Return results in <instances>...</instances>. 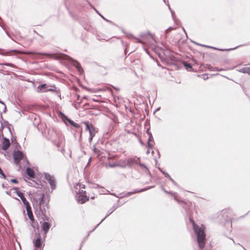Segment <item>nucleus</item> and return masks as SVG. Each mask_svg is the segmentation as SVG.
I'll return each mask as SVG.
<instances>
[{
  "mask_svg": "<svg viewBox=\"0 0 250 250\" xmlns=\"http://www.w3.org/2000/svg\"><path fill=\"white\" fill-rule=\"evenodd\" d=\"M171 195L173 196V198L175 200L177 201L180 204H184L183 208L186 209V210L188 211L189 209V207L191 205V203L189 201H185L183 200H180L179 199V197L176 193H171Z\"/></svg>",
  "mask_w": 250,
  "mask_h": 250,
  "instance_id": "nucleus-7",
  "label": "nucleus"
},
{
  "mask_svg": "<svg viewBox=\"0 0 250 250\" xmlns=\"http://www.w3.org/2000/svg\"><path fill=\"white\" fill-rule=\"evenodd\" d=\"M117 206L116 205H114L112 206V207L109 209L108 211L107 212L106 215L105 216V217L100 222V224H101L107 216H108L109 215H110L114 210H115L117 208Z\"/></svg>",
  "mask_w": 250,
  "mask_h": 250,
  "instance_id": "nucleus-15",
  "label": "nucleus"
},
{
  "mask_svg": "<svg viewBox=\"0 0 250 250\" xmlns=\"http://www.w3.org/2000/svg\"><path fill=\"white\" fill-rule=\"evenodd\" d=\"M6 193H7V194H9V193H8V191H6Z\"/></svg>",
  "mask_w": 250,
  "mask_h": 250,
  "instance_id": "nucleus-58",
  "label": "nucleus"
},
{
  "mask_svg": "<svg viewBox=\"0 0 250 250\" xmlns=\"http://www.w3.org/2000/svg\"><path fill=\"white\" fill-rule=\"evenodd\" d=\"M27 174L31 178H34L35 176V173L33 169L30 167H27L26 169Z\"/></svg>",
  "mask_w": 250,
  "mask_h": 250,
  "instance_id": "nucleus-17",
  "label": "nucleus"
},
{
  "mask_svg": "<svg viewBox=\"0 0 250 250\" xmlns=\"http://www.w3.org/2000/svg\"><path fill=\"white\" fill-rule=\"evenodd\" d=\"M118 167L122 168H125L127 166V163H126V160H120L118 161Z\"/></svg>",
  "mask_w": 250,
  "mask_h": 250,
  "instance_id": "nucleus-16",
  "label": "nucleus"
},
{
  "mask_svg": "<svg viewBox=\"0 0 250 250\" xmlns=\"http://www.w3.org/2000/svg\"><path fill=\"white\" fill-rule=\"evenodd\" d=\"M237 47L234 48H230V49H220V50H222V51H229V50H234L236 48H237Z\"/></svg>",
  "mask_w": 250,
  "mask_h": 250,
  "instance_id": "nucleus-38",
  "label": "nucleus"
},
{
  "mask_svg": "<svg viewBox=\"0 0 250 250\" xmlns=\"http://www.w3.org/2000/svg\"><path fill=\"white\" fill-rule=\"evenodd\" d=\"M35 250H42L41 249H40V250L36 249Z\"/></svg>",
  "mask_w": 250,
  "mask_h": 250,
  "instance_id": "nucleus-60",
  "label": "nucleus"
},
{
  "mask_svg": "<svg viewBox=\"0 0 250 250\" xmlns=\"http://www.w3.org/2000/svg\"><path fill=\"white\" fill-rule=\"evenodd\" d=\"M154 187H155L154 186H149L147 188H142L139 190L134 189L132 191L127 192L126 193H125L124 194V193H121V194H120L119 196H116V197H118V198H123L124 197H128V196H129L132 194H135V193H140V192H142L146 191L148 189H149L150 188H154Z\"/></svg>",
  "mask_w": 250,
  "mask_h": 250,
  "instance_id": "nucleus-4",
  "label": "nucleus"
},
{
  "mask_svg": "<svg viewBox=\"0 0 250 250\" xmlns=\"http://www.w3.org/2000/svg\"><path fill=\"white\" fill-rule=\"evenodd\" d=\"M34 246L36 248H40L42 246L41 238L39 236L34 243Z\"/></svg>",
  "mask_w": 250,
  "mask_h": 250,
  "instance_id": "nucleus-18",
  "label": "nucleus"
},
{
  "mask_svg": "<svg viewBox=\"0 0 250 250\" xmlns=\"http://www.w3.org/2000/svg\"><path fill=\"white\" fill-rule=\"evenodd\" d=\"M139 158L136 157H134L132 158H129L126 160L127 163V166L129 167H131L134 165H137L139 164Z\"/></svg>",
  "mask_w": 250,
  "mask_h": 250,
  "instance_id": "nucleus-10",
  "label": "nucleus"
},
{
  "mask_svg": "<svg viewBox=\"0 0 250 250\" xmlns=\"http://www.w3.org/2000/svg\"><path fill=\"white\" fill-rule=\"evenodd\" d=\"M0 104H3V105H4V106H4V110H5L6 109V105H5V104L3 102L1 101L0 100Z\"/></svg>",
  "mask_w": 250,
  "mask_h": 250,
  "instance_id": "nucleus-42",
  "label": "nucleus"
},
{
  "mask_svg": "<svg viewBox=\"0 0 250 250\" xmlns=\"http://www.w3.org/2000/svg\"><path fill=\"white\" fill-rule=\"evenodd\" d=\"M109 90H110V91H112V90H111V88H109Z\"/></svg>",
  "mask_w": 250,
  "mask_h": 250,
  "instance_id": "nucleus-57",
  "label": "nucleus"
},
{
  "mask_svg": "<svg viewBox=\"0 0 250 250\" xmlns=\"http://www.w3.org/2000/svg\"><path fill=\"white\" fill-rule=\"evenodd\" d=\"M4 187V185L3 184L2 185V187L3 188Z\"/></svg>",
  "mask_w": 250,
  "mask_h": 250,
  "instance_id": "nucleus-59",
  "label": "nucleus"
},
{
  "mask_svg": "<svg viewBox=\"0 0 250 250\" xmlns=\"http://www.w3.org/2000/svg\"><path fill=\"white\" fill-rule=\"evenodd\" d=\"M0 27H2V26H1V25L0 24Z\"/></svg>",
  "mask_w": 250,
  "mask_h": 250,
  "instance_id": "nucleus-61",
  "label": "nucleus"
},
{
  "mask_svg": "<svg viewBox=\"0 0 250 250\" xmlns=\"http://www.w3.org/2000/svg\"><path fill=\"white\" fill-rule=\"evenodd\" d=\"M43 196H42V197H41V203L40 204H42V201L43 200Z\"/></svg>",
  "mask_w": 250,
  "mask_h": 250,
  "instance_id": "nucleus-50",
  "label": "nucleus"
},
{
  "mask_svg": "<svg viewBox=\"0 0 250 250\" xmlns=\"http://www.w3.org/2000/svg\"><path fill=\"white\" fill-rule=\"evenodd\" d=\"M137 165H139L141 168H143L145 170L146 172L149 173L148 169L145 165L141 164L139 162V164H138Z\"/></svg>",
  "mask_w": 250,
  "mask_h": 250,
  "instance_id": "nucleus-25",
  "label": "nucleus"
},
{
  "mask_svg": "<svg viewBox=\"0 0 250 250\" xmlns=\"http://www.w3.org/2000/svg\"><path fill=\"white\" fill-rule=\"evenodd\" d=\"M49 132L51 133L50 139H54L55 138V136L56 135V133L54 132L53 130H49Z\"/></svg>",
  "mask_w": 250,
  "mask_h": 250,
  "instance_id": "nucleus-29",
  "label": "nucleus"
},
{
  "mask_svg": "<svg viewBox=\"0 0 250 250\" xmlns=\"http://www.w3.org/2000/svg\"><path fill=\"white\" fill-rule=\"evenodd\" d=\"M167 5H168V8H169V9L170 10V12H171V13L172 16V17H173V13L172 11L171 10V8H170V7L169 5V4H167Z\"/></svg>",
  "mask_w": 250,
  "mask_h": 250,
  "instance_id": "nucleus-44",
  "label": "nucleus"
},
{
  "mask_svg": "<svg viewBox=\"0 0 250 250\" xmlns=\"http://www.w3.org/2000/svg\"><path fill=\"white\" fill-rule=\"evenodd\" d=\"M10 145V143L9 139H7L5 137H4L3 138V141L2 143V149L3 150H6L9 147Z\"/></svg>",
  "mask_w": 250,
  "mask_h": 250,
  "instance_id": "nucleus-12",
  "label": "nucleus"
},
{
  "mask_svg": "<svg viewBox=\"0 0 250 250\" xmlns=\"http://www.w3.org/2000/svg\"><path fill=\"white\" fill-rule=\"evenodd\" d=\"M189 221L192 224L194 231L197 237L199 247L202 249L204 248L206 242L205 227L203 225L200 226L196 225L194 220L191 218H189Z\"/></svg>",
  "mask_w": 250,
  "mask_h": 250,
  "instance_id": "nucleus-1",
  "label": "nucleus"
},
{
  "mask_svg": "<svg viewBox=\"0 0 250 250\" xmlns=\"http://www.w3.org/2000/svg\"><path fill=\"white\" fill-rule=\"evenodd\" d=\"M162 173L166 177H167V174H168L167 173L165 172L164 171H162Z\"/></svg>",
  "mask_w": 250,
  "mask_h": 250,
  "instance_id": "nucleus-45",
  "label": "nucleus"
},
{
  "mask_svg": "<svg viewBox=\"0 0 250 250\" xmlns=\"http://www.w3.org/2000/svg\"><path fill=\"white\" fill-rule=\"evenodd\" d=\"M62 118L64 120V123L67 124V122H68L70 125H72L74 122L71 119L67 118L64 114L62 113Z\"/></svg>",
  "mask_w": 250,
  "mask_h": 250,
  "instance_id": "nucleus-19",
  "label": "nucleus"
},
{
  "mask_svg": "<svg viewBox=\"0 0 250 250\" xmlns=\"http://www.w3.org/2000/svg\"><path fill=\"white\" fill-rule=\"evenodd\" d=\"M63 151H64V149H62V152H63Z\"/></svg>",
  "mask_w": 250,
  "mask_h": 250,
  "instance_id": "nucleus-56",
  "label": "nucleus"
},
{
  "mask_svg": "<svg viewBox=\"0 0 250 250\" xmlns=\"http://www.w3.org/2000/svg\"><path fill=\"white\" fill-rule=\"evenodd\" d=\"M172 29V27H169V28H168V29H167V30H166V31H165V33H166V37H167V34L168 33V31H169L170 30Z\"/></svg>",
  "mask_w": 250,
  "mask_h": 250,
  "instance_id": "nucleus-36",
  "label": "nucleus"
},
{
  "mask_svg": "<svg viewBox=\"0 0 250 250\" xmlns=\"http://www.w3.org/2000/svg\"><path fill=\"white\" fill-rule=\"evenodd\" d=\"M154 50L156 53H157V52H158V51H160L162 53H163L164 54L165 53H164V49L162 46H159L157 45L155 46ZM158 53L159 54H160V53Z\"/></svg>",
  "mask_w": 250,
  "mask_h": 250,
  "instance_id": "nucleus-22",
  "label": "nucleus"
},
{
  "mask_svg": "<svg viewBox=\"0 0 250 250\" xmlns=\"http://www.w3.org/2000/svg\"><path fill=\"white\" fill-rule=\"evenodd\" d=\"M0 174L1 175V177L5 179H6V176L4 174V172H3L2 170L0 168Z\"/></svg>",
  "mask_w": 250,
  "mask_h": 250,
  "instance_id": "nucleus-30",
  "label": "nucleus"
},
{
  "mask_svg": "<svg viewBox=\"0 0 250 250\" xmlns=\"http://www.w3.org/2000/svg\"><path fill=\"white\" fill-rule=\"evenodd\" d=\"M84 124L86 125V130H88L89 132L90 135L89 142H90L96 134L95 129L93 125L91 124H89L88 122H84Z\"/></svg>",
  "mask_w": 250,
  "mask_h": 250,
  "instance_id": "nucleus-6",
  "label": "nucleus"
},
{
  "mask_svg": "<svg viewBox=\"0 0 250 250\" xmlns=\"http://www.w3.org/2000/svg\"><path fill=\"white\" fill-rule=\"evenodd\" d=\"M74 64L77 68L79 71L81 72L83 71V68L81 67L80 63L79 62L75 61Z\"/></svg>",
  "mask_w": 250,
  "mask_h": 250,
  "instance_id": "nucleus-24",
  "label": "nucleus"
},
{
  "mask_svg": "<svg viewBox=\"0 0 250 250\" xmlns=\"http://www.w3.org/2000/svg\"><path fill=\"white\" fill-rule=\"evenodd\" d=\"M162 189H163V190L165 193H167V194H171V192H168V191H167V190L164 188H163V187H162Z\"/></svg>",
  "mask_w": 250,
  "mask_h": 250,
  "instance_id": "nucleus-40",
  "label": "nucleus"
},
{
  "mask_svg": "<svg viewBox=\"0 0 250 250\" xmlns=\"http://www.w3.org/2000/svg\"><path fill=\"white\" fill-rule=\"evenodd\" d=\"M94 198V197H91V199H93Z\"/></svg>",
  "mask_w": 250,
  "mask_h": 250,
  "instance_id": "nucleus-55",
  "label": "nucleus"
},
{
  "mask_svg": "<svg viewBox=\"0 0 250 250\" xmlns=\"http://www.w3.org/2000/svg\"><path fill=\"white\" fill-rule=\"evenodd\" d=\"M149 153V151L147 150V152H146V153L148 154Z\"/></svg>",
  "mask_w": 250,
  "mask_h": 250,
  "instance_id": "nucleus-53",
  "label": "nucleus"
},
{
  "mask_svg": "<svg viewBox=\"0 0 250 250\" xmlns=\"http://www.w3.org/2000/svg\"><path fill=\"white\" fill-rule=\"evenodd\" d=\"M159 109H160V107L157 108L155 111H158Z\"/></svg>",
  "mask_w": 250,
  "mask_h": 250,
  "instance_id": "nucleus-51",
  "label": "nucleus"
},
{
  "mask_svg": "<svg viewBox=\"0 0 250 250\" xmlns=\"http://www.w3.org/2000/svg\"><path fill=\"white\" fill-rule=\"evenodd\" d=\"M17 51H18L17 50H10L9 51H7V52L2 51V52L0 53V54L2 55H6L9 53L13 52H17Z\"/></svg>",
  "mask_w": 250,
  "mask_h": 250,
  "instance_id": "nucleus-26",
  "label": "nucleus"
},
{
  "mask_svg": "<svg viewBox=\"0 0 250 250\" xmlns=\"http://www.w3.org/2000/svg\"><path fill=\"white\" fill-rule=\"evenodd\" d=\"M164 0V1H165V0Z\"/></svg>",
  "mask_w": 250,
  "mask_h": 250,
  "instance_id": "nucleus-62",
  "label": "nucleus"
},
{
  "mask_svg": "<svg viewBox=\"0 0 250 250\" xmlns=\"http://www.w3.org/2000/svg\"><path fill=\"white\" fill-rule=\"evenodd\" d=\"M37 91L39 93H44L49 91L56 92V94L60 97V89L57 88L55 85H47L46 83H43L38 86Z\"/></svg>",
  "mask_w": 250,
  "mask_h": 250,
  "instance_id": "nucleus-2",
  "label": "nucleus"
},
{
  "mask_svg": "<svg viewBox=\"0 0 250 250\" xmlns=\"http://www.w3.org/2000/svg\"><path fill=\"white\" fill-rule=\"evenodd\" d=\"M11 182L13 183H15V184H17L18 183V181L15 179H11Z\"/></svg>",
  "mask_w": 250,
  "mask_h": 250,
  "instance_id": "nucleus-39",
  "label": "nucleus"
},
{
  "mask_svg": "<svg viewBox=\"0 0 250 250\" xmlns=\"http://www.w3.org/2000/svg\"><path fill=\"white\" fill-rule=\"evenodd\" d=\"M27 54H34V53L31 52H27ZM35 54H39V55H46V56H48L49 57H51V56H53V55L52 54H49V53H35Z\"/></svg>",
  "mask_w": 250,
  "mask_h": 250,
  "instance_id": "nucleus-23",
  "label": "nucleus"
},
{
  "mask_svg": "<svg viewBox=\"0 0 250 250\" xmlns=\"http://www.w3.org/2000/svg\"><path fill=\"white\" fill-rule=\"evenodd\" d=\"M146 35V34H143V33H142V34H140V37H142V38H144V37H145V36Z\"/></svg>",
  "mask_w": 250,
  "mask_h": 250,
  "instance_id": "nucleus-46",
  "label": "nucleus"
},
{
  "mask_svg": "<svg viewBox=\"0 0 250 250\" xmlns=\"http://www.w3.org/2000/svg\"><path fill=\"white\" fill-rule=\"evenodd\" d=\"M16 193L17 195L21 199L22 203H23L25 207L30 205V204L24 197L23 193L21 191L17 190L16 191Z\"/></svg>",
  "mask_w": 250,
  "mask_h": 250,
  "instance_id": "nucleus-11",
  "label": "nucleus"
},
{
  "mask_svg": "<svg viewBox=\"0 0 250 250\" xmlns=\"http://www.w3.org/2000/svg\"><path fill=\"white\" fill-rule=\"evenodd\" d=\"M80 187L81 188H85V186L84 185H80Z\"/></svg>",
  "mask_w": 250,
  "mask_h": 250,
  "instance_id": "nucleus-49",
  "label": "nucleus"
},
{
  "mask_svg": "<svg viewBox=\"0 0 250 250\" xmlns=\"http://www.w3.org/2000/svg\"><path fill=\"white\" fill-rule=\"evenodd\" d=\"M100 224V223H99V224H98V225H97V226H96L94 228V229H93L92 230L90 231L89 232V233H91L92 231H93V230H94V229H95L97 227H98V226ZM88 235H89V233H88Z\"/></svg>",
  "mask_w": 250,
  "mask_h": 250,
  "instance_id": "nucleus-43",
  "label": "nucleus"
},
{
  "mask_svg": "<svg viewBox=\"0 0 250 250\" xmlns=\"http://www.w3.org/2000/svg\"><path fill=\"white\" fill-rule=\"evenodd\" d=\"M167 178H168L169 180L174 184V185H176V182L173 180V179L170 176V175L169 174H167Z\"/></svg>",
  "mask_w": 250,
  "mask_h": 250,
  "instance_id": "nucleus-28",
  "label": "nucleus"
},
{
  "mask_svg": "<svg viewBox=\"0 0 250 250\" xmlns=\"http://www.w3.org/2000/svg\"><path fill=\"white\" fill-rule=\"evenodd\" d=\"M94 152L97 154H100V150L97 149L95 146H94Z\"/></svg>",
  "mask_w": 250,
  "mask_h": 250,
  "instance_id": "nucleus-34",
  "label": "nucleus"
},
{
  "mask_svg": "<svg viewBox=\"0 0 250 250\" xmlns=\"http://www.w3.org/2000/svg\"><path fill=\"white\" fill-rule=\"evenodd\" d=\"M205 46L208 47V48H214V49H217L215 47H211V46H210L206 45Z\"/></svg>",
  "mask_w": 250,
  "mask_h": 250,
  "instance_id": "nucleus-47",
  "label": "nucleus"
},
{
  "mask_svg": "<svg viewBox=\"0 0 250 250\" xmlns=\"http://www.w3.org/2000/svg\"><path fill=\"white\" fill-rule=\"evenodd\" d=\"M109 167H118V162H117V163H113V164H109Z\"/></svg>",
  "mask_w": 250,
  "mask_h": 250,
  "instance_id": "nucleus-32",
  "label": "nucleus"
},
{
  "mask_svg": "<svg viewBox=\"0 0 250 250\" xmlns=\"http://www.w3.org/2000/svg\"><path fill=\"white\" fill-rule=\"evenodd\" d=\"M231 239L233 241V243L235 244V243L234 241L232 239Z\"/></svg>",
  "mask_w": 250,
  "mask_h": 250,
  "instance_id": "nucleus-54",
  "label": "nucleus"
},
{
  "mask_svg": "<svg viewBox=\"0 0 250 250\" xmlns=\"http://www.w3.org/2000/svg\"><path fill=\"white\" fill-rule=\"evenodd\" d=\"M239 71L243 73H248L250 75V67H246L240 69Z\"/></svg>",
  "mask_w": 250,
  "mask_h": 250,
  "instance_id": "nucleus-20",
  "label": "nucleus"
},
{
  "mask_svg": "<svg viewBox=\"0 0 250 250\" xmlns=\"http://www.w3.org/2000/svg\"><path fill=\"white\" fill-rule=\"evenodd\" d=\"M1 65L10 66H11L13 67H15V66H16L14 64L11 63H2Z\"/></svg>",
  "mask_w": 250,
  "mask_h": 250,
  "instance_id": "nucleus-27",
  "label": "nucleus"
},
{
  "mask_svg": "<svg viewBox=\"0 0 250 250\" xmlns=\"http://www.w3.org/2000/svg\"><path fill=\"white\" fill-rule=\"evenodd\" d=\"M23 157V153L21 151H16L13 152V158L14 159L15 163L16 164L20 162Z\"/></svg>",
  "mask_w": 250,
  "mask_h": 250,
  "instance_id": "nucleus-9",
  "label": "nucleus"
},
{
  "mask_svg": "<svg viewBox=\"0 0 250 250\" xmlns=\"http://www.w3.org/2000/svg\"><path fill=\"white\" fill-rule=\"evenodd\" d=\"M0 168H1L0 167Z\"/></svg>",
  "mask_w": 250,
  "mask_h": 250,
  "instance_id": "nucleus-63",
  "label": "nucleus"
},
{
  "mask_svg": "<svg viewBox=\"0 0 250 250\" xmlns=\"http://www.w3.org/2000/svg\"><path fill=\"white\" fill-rule=\"evenodd\" d=\"M208 69L211 71H221L223 70V69H219L210 65L208 66Z\"/></svg>",
  "mask_w": 250,
  "mask_h": 250,
  "instance_id": "nucleus-21",
  "label": "nucleus"
},
{
  "mask_svg": "<svg viewBox=\"0 0 250 250\" xmlns=\"http://www.w3.org/2000/svg\"><path fill=\"white\" fill-rule=\"evenodd\" d=\"M100 15L101 16V17L105 21H108L107 20H106L105 18H104V17L103 16H102L100 14Z\"/></svg>",
  "mask_w": 250,
  "mask_h": 250,
  "instance_id": "nucleus-48",
  "label": "nucleus"
},
{
  "mask_svg": "<svg viewBox=\"0 0 250 250\" xmlns=\"http://www.w3.org/2000/svg\"><path fill=\"white\" fill-rule=\"evenodd\" d=\"M25 208L26 209L27 213L28 218L31 221L34 220V217H33V215L32 214V211L31 207L30 205H29L28 206H27L25 207Z\"/></svg>",
  "mask_w": 250,
  "mask_h": 250,
  "instance_id": "nucleus-13",
  "label": "nucleus"
},
{
  "mask_svg": "<svg viewBox=\"0 0 250 250\" xmlns=\"http://www.w3.org/2000/svg\"><path fill=\"white\" fill-rule=\"evenodd\" d=\"M130 36L132 37L134 39L136 40L138 42L141 43H143V42L141 40H140L139 39L133 36L132 34H130Z\"/></svg>",
  "mask_w": 250,
  "mask_h": 250,
  "instance_id": "nucleus-33",
  "label": "nucleus"
},
{
  "mask_svg": "<svg viewBox=\"0 0 250 250\" xmlns=\"http://www.w3.org/2000/svg\"><path fill=\"white\" fill-rule=\"evenodd\" d=\"M40 224H41L42 228L43 231V237L45 238L51 227V224L49 223L48 219H46V220H44L43 222L41 221Z\"/></svg>",
  "mask_w": 250,
  "mask_h": 250,
  "instance_id": "nucleus-8",
  "label": "nucleus"
},
{
  "mask_svg": "<svg viewBox=\"0 0 250 250\" xmlns=\"http://www.w3.org/2000/svg\"><path fill=\"white\" fill-rule=\"evenodd\" d=\"M225 224H229L230 226H231V225H232L231 222L229 220H227Z\"/></svg>",
  "mask_w": 250,
  "mask_h": 250,
  "instance_id": "nucleus-37",
  "label": "nucleus"
},
{
  "mask_svg": "<svg viewBox=\"0 0 250 250\" xmlns=\"http://www.w3.org/2000/svg\"><path fill=\"white\" fill-rule=\"evenodd\" d=\"M43 175L44 179L49 183L52 191L54 190L56 188V181L54 175H50L47 172H44Z\"/></svg>",
  "mask_w": 250,
  "mask_h": 250,
  "instance_id": "nucleus-3",
  "label": "nucleus"
},
{
  "mask_svg": "<svg viewBox=\"0 0 250 250\" xmlns=\"http://www.w3.org/2000/svg\"><path fill=\"white\" fill-rule=\"evenodd\" d=\"M89 197L86 195L85 191L82 190L79 194L76 196V199L78 203L83 204L88 201Z\"/></svg>",
  "mask_w": 250,
  "mask_h": 250,
  "instance_id": "nucleus-5",
  "label": "nucleus"
},
{
  "mask_svg": "<svg viewBox=\"0 0 250 250\" xmlns=\"http://www.w3.org/2000/svg\"><path fill=\"white\" fill-rule=\"evenodd\" d=\"M184 66L187 68H191L192 67V65H191V64L187 62L184 63Z\"/></svg>",
  "mask_w": 250,
  "mask_h": 250,
  "instance_id": "nucleus-31",
  "label": "nucleus"
},
{
  "mask_svg": "<svg viewBox=\"0 0 250 250\" xmlns=\"http://www.w3.org/2000/svg\"><path fill=\"white\" fill-rule=\"evenodd\" d=\"M146 132H147V133L148 135V140H147V146H148V147L149 148H152V145L150 144V141H151L153 140V136H152V135L151 133L149 131V128H148L147 129Z\"/></svg>",
  "mask_w": 250,
  "mask_h": 250,
  "instance_id": "nucleus-14",
  "label": "nucleus"
},
{
  "mask_svg": "<svg viewBox=\"0 0 250 250\" xmlns=\"http://www.w3.org/2000/svg\"><path fill=\"white\" fill-rule=\"evenodd\" d=\"M72 125L74 126L76 128H79L80 127V126L79 124H78L75 122L73 124V125Z\"/></svg>",
  "mask_w": 250,
  "mask_h": 250,
  "instance_id": "nucleus-35",
  "label": "nucleus"
},
{
  "mask_svg": "<svg viewBox=\"0 0 250 250\" xmlns=\"http://www.w3.org/2000/svg\"><path fill=\"white\" fill-rule=\"evenodd\" d=\"M159 169L160 170V171L162 172V171H163L161 168H159Z\"/></svg>",
  "mask_w": 250,
  "mask_h": 250,
  "instance_id": "nucleus-52",
  "label": "nucleus"
},
{
  "mask_svg": "<svg viewBox=\"0 0 250 250\" xmlns=\"http://www.w3.org/2000/svg\"><path fill=\"white\" fill-rule=\"evenodd\" d=\"M146 34L149 35L154 40V39L153 38V35L151 34L150 32H147Z\"/></svg>",
  "mask_w": 250,
  "mask_h": 250,
  "instance_id": "nucleus-41",
  "label": "nucleus"
}]
</instances>
